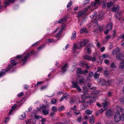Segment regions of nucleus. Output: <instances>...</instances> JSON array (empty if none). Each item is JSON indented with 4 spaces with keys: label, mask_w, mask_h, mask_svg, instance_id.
I'll return each mask as SVG.
<instances>
[{
    "label": "nucleus",
    "mask_w": 124,
    "mask_h": 124,
    "mask_svg": "<svg viewBox=\"0 0 124 124\" xmlns=\"http://www.w3.org/2000/svg\"><path fill=\"white\" fill-rule=\"evenodd\" d=\"M112 95V93L110 92H108L107 94L108 96L109 97L111 96Z\"/></svg>",
    "instance_id": "nucleus-61"
},
{
    "label": "nucleus",
    "mask_w": 124,
    "mask_h": 124,
    "mask_svg": "<svg viewBox=\"0 0 124 124\" xmlns=\"http://www.w3.org/2000/svg\"><path fill=\"white\" fill-rule=\"evenodd\" d=\"M102 57L103 58H105L108 57V55L106 54H104L102 55Z\"/></svg>",
    "instance_id": "nucleus-51"
},
{
    "label": "nucleus",
    "mask_w": 124,
    "mask_h": 124,
    "mask_svg": "<svg viewBox=\"0 0 124 124\" xmlns=\"http://www.w3.org/2000/svg\"><path fill=\"white\" fill-rule=\"evenodd\" d=\"M88 70L86 69L85 70H83L82 73H83V74H85L88 73Z\"/></svg>",
    "instance_id": "nucleus-48"
},
{
    "label": "nucleus",
    "mask_w": 124,
    "mask_h": 124,
    "mask_svg": "<svg viewBox=\"0 0 124 124\" xmlns=\"http://www.w3.org/2000/svg\"><path fill=\"white\" fill-rule=\"evenodd\" d=\"M119 68L120 69H124V60L122 61L120 63Z\"/></svg>",
    "instance_id": "nucleus-18"
},
{
    "label": "nucleus",
    "mask_w": 124,
    "mask_h": 124,
    "mask_svg": "<svg viewBox=\"0 0 124 124\" xmlns=\"http://www.w3.org/2000/svg\"><path fill=\"white\" fill-rule=\"evenodd\" d=\"M74 113L76 115H78L80 114V112L79 111H76L74 112Z\"/></svg>",
    "instance_id": "nucleus-57"
},
{
    "label": "nucleus",
    "mask_w": 124,
    "mask_h": 124,
    "mask_svg": "<svg viewBox=\"0 0 124 124\" xmlns=\"http://www.w3.org/2000/svg\"><path fill=\"white\" fill-rule=\"evenodd\" d=\"M47 87L46 85H44L41 86V90H43L46 89Z\"/></svg>",
    "instance_id": "nucleus-56"
},
{
    "label": "nucleus",
    "mask_w": 124,
    "mask_h": 124,
    "mask_svg": "<svg viewBox=\"0 0 124 124\" xmlns=\"http://www.w3.org/2000/svg\"><path fill=\"white\" fill-rule=\"evenodd\" d=\"M4 71H1L0 72V77H2L3 75L5 74V73L4 72L5 71V70H3Z\"/></svg>",
    "instance_id": "nucleus-45"
},
{
    "label": "nucleus",
    "mask_w": 124,
    "mask_h": 124,
    "mask_svg": "<svg viewBox=\"0 0 124 124\" xmlns=\"http://www.w3.org/2000/svg\"><path fill=\"white\" fill-rule=\"evenodd\" d=\"M83 88V91L84 93H86L88 91V89L86 86H85L82 87Z\"/></svg>",
    "instance_id": "nucleus-28"
},
{
    "label": "nucleus",
    "mask_w": 124,
    "mask_h": 124,
    "mask_svg": "<svg viewBox=\"0 0 124 124\" xmlns=\"http://www.w3.org/2000/svg\"><path fill=\"white\" fill-rule=\"evenodd\" d=\"M62 32V31H59L55 37L57 38H59L61 36L60 34Z\"/></svg>",
    "instance_id": "nucleus-42"
},
{
    "label": "nucleus",
    "mask_w": 124,
    "mask_h": 124,
    "mask_svg": "<svg viewBox=\"0 0 124 124\" xmlns=\"http://www.w3.org/2000/svg\"><path fill=\"white\" fill-rule=\"evenodd\" d=\"M30 56V53H28L26 55L23 57L22 60V62L23 63V65L25 64V62L27 61L28 58Z\"/></svg>",
    "instance_id": "nucleus-8"
},
{
    "label": "nucleus",
    "mask_w": 124,
    "mask_h": 124,
    "mask_svg": "<svg viewBox=\"0 0 124 124\" xmlns=\"http://www.w3.org/2000/svg\"><path fill=\"white\" fill-rule=\"evenodd\" d=\"M113 4V3L112 2H109L107 4V6L108 8H110Z\"/></svg>",
    "instance_id": "nucleus-36"
},
{
    "label": "nucleus",
    "mask_w": 124,
    "mask_h": 124,
    "mask_svg": "<svg viewBox=\"0 0 124 124\" xmlns=\"http://www.w3.org/2000/svg\"><path fill=\"white\" fill-rule=\"evenodd\" d=\"M106 81L103 79L100 78L98 81V83L99 84L101 85H106Z\"/></svg>",
    "instance_id": "nucleus-10"
},
{
    "label": "nucleus",
    "mask_w": 124,
    "mask_h": 124,
    "mask_svg": "<svg viewBox=\"0 0 124 124\" xmlns=\"http://www.w3.org/2000/svg\"><path fill=\"white\" fill-rule=\"evenodd\" d=\"M101 2L99 0H95V2H92L90 4L91 5L90 6H88V8H89L90 6H95L97 4H98V5L100 4Z\"/></svg>",
    "instance_id": "nucleus-11"
},
{
    "label": "nucleus",
    "mask_w": 124,
    "mask_h": 124,
    "mask_svg": "<svg viewBox=\"0 0 124 124\" xmlns=\"http://www.w3.org/2000/svg\"><path fill=\"white\" fill-rule=\"evenodd\" d=\"M72 4V2L71 1H70L67 4V8H69V7Z\"/></svg>",
    "instance_id": "nucleus-54"
},
{
    "label": "nucleus",
    "mask_w": 124,
    "mask_h": 124,
    "mask_svg": "<svg viewBox=\"0 0 124 124\" xmlns=\"http://www.w3.org/2000/svg\"><path fill=\"white\" fill-rule=\"evenodd\" d=\"M88 75L90 77H92L93 75V73L92 71L89 72L88 73Z\"/></svg>",
    "instance_id": "nucleus-46"
},
{
    "label": "nucleus",
    "mask_w": 124,
    "mask_h": 124,
    "mask_svg": "<svg viewBox=\"0 0 124 124\" xmlns=\"http://www.w3.org/2000/svg\"><path fill=\"white\" fill-rule=\"evenodd\" d=\"M92 112V111L90 110H88L85 111V113L87 114L90 115L91 114Z\"/></svg>",
    "instance_id": "nucleus-37"
},
{
    "label": "nucleus",
    "mask_w": 124,
    "mask_h": 124,
    "mask_svg": "<svg viewBox=\"0 0 124 124\" xmlns=\"http://www.w3.org/2000/svg\"><path fill=\"white\" fill-rule=\"evenodd\" d=\"M121 116L120 112L119 111L116 112L114 116L115 121L117 122L119 121L121 119Z\"/></svg>",
    "instance_id": "nucleus-3"
},
{
    "label": "nucleus",
    "mask_w": 124,
    "mask_h": 124,
    "mask_svg": "<svg viewBox=\"0 0 124 124\" xmlns=\"http://www.w3.org/2000/svg\"><path fill=\"white\" fill-rule=\"evenodd\" d=\"M106 0H103L102 1V3H103L102 5V8L103 9H105L106 7Z\"/></svg>",
    "instance_id": "nucleus-31"
},
{
    "label": "nucleus",
    "mask_w": 124,
    "mask_h": 124,
    "mask_svg": "<svg viewBox=\"0 0 124 124\" xmlns=\"http://www.w3.org/2000/svg\"><path fill=\"white\" fill-rule=\"evenodd\" d=\"M94 117L93 116H92L90 119L89 120L90 122L92 124L94 123Z\"/></svg>",
    "instance_id": "nucleus-34"
},
{
    "label": "nucleus",
    "mask_w": 124,
    "mask_h": 124,
    "mask_svg": "<svg viewBox=\"0 0 124 124\" xmlns=\"http://www.w3.org/2000/svg\"><path fill=\"white\" fill-rule=\"evenodd\" d=\"M116 58L118 60L123 61L124 60V55L122 54L120 51L118 54L116 55Z\"/></svg>",
    "instance_id": "nucleus-4"
},
{
    "label": "nucleus",
    "mask_w": 124,
    "mask_h": 124,
    "mask_svg": "<svg viewBox=\"0 0 124 124\" xmlns=\"http://www.w3.org/2000/svg\"><path fill=\"white\" fill-rule=\"evenodd\" d=\"M49 110L47 109L46 110H45L44 109L43 110V111H42V112L43 113V114L44 115L46 116L47 115H48L49 114V112H48Z\"/></svg>",
    "instance_id": "nucleus-29"
},
{
    "label": "nucleus",
    "mask_w": 124,
    "mask_h": 124,
    "mask_svg": "<svg viewBox=\"0 0 124 124\" xmlns=\"http://www.w3.org/2000/svg\"><path fill=\"white\" fill-rule=\"evenodd\" d=\"M85 11H81L78 12L77 17L78 18H80L83 16L85 14Z\"/></svg>",
    "instance_id": "nucleus-12"
},
{
    "label": "nucleus",
    "mask_w": 124,
    "mask_h": 124,
    "mask_svg": "<svg viewBox=\"0 0 124 124\" xmlns=\"http://www.w3.org/2000/svg\"><path fill=\"white\" fill-rule=\"evenodd\" d=\"M98 72L96 71L94 75V78H99V76L100 75V73H98Z\"/></svg>",
    "instance_id": "nucleus-24"
},
{
    "label": "nucleus",
    "mask_w": 124,
    "mask_h": 124,
    "mask_svg": "<svg viewBox=\"0 0 124 124\" xmlns=\"http://www.w3.org/2000/svg\"><path fill=\"white\" fill-rule=\"evenodd\" d=\"M83 57L84 59L89 61H96V58L94 56H93V58L92 57L87 55L84 56Z\"/></svg>",
    "instance_id": "nucleus-6"
},
{
    "label": "nucleus",
    "mask_w": 124,
    "mask_h": 124,
    "mask_svg": "<svg viewBox=\"0 0 124 124\" xmlns=\"http://www.w3.org/2000/svg\"><path fill=\"white\" fill-rule=\"evenodd\" d=\"M103 26H102L99 25V30L100 31H102L104 30L103 29Z\"/></svg>",
    "instance_id": "nucleus-43"
},
{
    "label": "nucleus",
    "mask_w": 124,
    "mask_h": 124,
    "mask_svg": "<svg viewBox=\"0 0 124 124\" xmlns=\"http://www.w3.org/2000/svg\"><path fill=\"white\" fill-rule=\"evenodd\" d=\"M83 46L82 44V42L81 41H79L78 42L77 44L76 45L75 43L74 44V46L73 47V51L75 52H76V49H80Z\"/></svg>",
    "instance_id": "nucleus-1"
},
{
    "label": "nucleus",
    "mask_w": 124,
    "mask_h": 124,
    "mask_svg": "<svg viewBox=\"0 0 124 124\" xmlns=\"http://www.w3.org/2000/svg\"><path fill=\"white\" fill-rule=\"evenodd\" d=\"M68 65L67 63H66L63 66L62 68V69L63 71V73H64L65 72L67 69V67Z\"/></svg>",
    "instance_id": "nucleus-16"
},
{
    "label": "nucleus",
    "mask_w": 124,
    "mask_h": 124,
    "mask_svg": "<svg viewBox=\"0 0 124 124\" xmlns=\"http://www.w3.org/2000/svg\"><path fill=\"white\" fill-rule=\"evenodd\" d=\"M10 63H11L8 65V67L6 70V71H8L10 69L12 66L15 65L18 63L16 61L15 59L11 60Z\"/></svg>",
    "instance_id": "nucleus-2"
},
{
    "label": "nucleus",
    "mask_w": 124,
    "mask_h": 124,
    "mask_svg": "<svg viewBox=\"0 0 124 124\" xmlns=\"http://www.w3.org/2000/svg\"><path fill=\"white\" fill-rule=\"evenodd\" d=\"M119 101L121 102L124 103V98L120 99Z\"/></svg>",
    "instance_id": "nucleus-60"
},
{
    "label": "nucleus",
    "mask_w": 124,
    "mask_h": 124,
    "mask_svg": "<svg viewBox=\"0 0 124 124\" xmlns=\"http://www.w3.org/2000/svg\"><path fill=\"white\" fill-rule=\"evenodd\" d=\"M111 81L110 79H108V80L107 82L106 81V86H109L111 84Z\"/></svg>",
    "instance_id": "nucleus-33"
},
{
    "label": "nucleus",
    "mask_w": 124,
    "mask_h": 124,
    "mask_svg": "<svg viewBox=\"0 0 124 124\" xmlns=\"http://www.w3.org/2000/svg\"><path fill=\"white\" fill-rule=\"evenodd\" d=\"M77 73H78L82 75L83 74L82 71V69L80 68H77L76 70Z\"/></svg>",
    "instance_id": "nucleus-23"
},
{
    "label": "nucleus",
    "mask_w": 124,
    "mask_h": 124,
    "mask_svg": "<svg viewBox=\"0 0 124 124\" xmlns=\"http://www.w3.org/2000/svg\"><path fill=\"white\" fill-rule=\"evenodd\" d=\"M120 110L123 116L124 117V109L122 108H120Z\"/></svg>",
    "instance_id": "nucleus-50"
},
{
    "label": "nucleus",
    "mask_w": 124,
    "mask_h": 124,
    "mask_svg": "<svg viewBox=\"0 0 124 124\" xmlns=\"http://www.w3.org/2000/svg\"><path fill=\"white\" fill-rule=\"evenodd\" d=\"M30 123L35 124L36 122V121L35 119L31 118L30 120Z\"/></svg>",
    "instance_id": "nucleus-35"
},
{
    "label": "nucleus",
    "mask_w": 124,
    "mask_h": 124,
    "mask_svg": "<svg viewBox=\"0 0 124 124\" xmlns=\"http://www.w3.org/2000/svg\"><path fill=\"white\" fill-rule=\"evenodd\" d=\"M34 117L35 119H39V118L41 117L37 116V115H35L34 116Z\"/></svg>",
    "instance_id": "nucleus-55"
},
{
    "label": "nucleus",
    "mask_w": 124,
    "mask_h": 124,
    "mask_svg": "<svg viewBox=\"0 0 124 124\" xmlns=\"http://www.w3.org/2000/svg\"><path fill=\"white\" fill-rule=\"evenodd\" d=\"M104 62L106 64H108L109 63V61L107 59L105 60L104 61Z\"/></svg>",
    "instance_id": "nucleus-62"
},
{
    "label": "nucleus",
    "mask_w": 124,
    "mask_h": 124,
    "mask_svg": "<svg viewBox=\"0 0 124 124\" xmlns=\"http://www.w3.org/2000/svg\"><path fill=\"white\" fill-rule=\"evenodd\" d=\"M93 102V100L89 99L88 101H87V102L85 103V105H83V106L85 107H87L89 103L90 105H91L92 103Z\"/></svg>",
    "instance_id": "nucleus-15"
},
{
    "label": "nucleus",
    "mask_w": 124,
    "mask_h": 124,
    "mask_svg": "<svg viewBox=\"0 0 124 124\" xmlns=\"http://www.w3.org/2000/svg\"><path fill=\"white\" fill-rule=\"evenodd\" d=\"M79 65L82 67H84L85 66H86L88 65V64L87 63H85L84 62H80V63H79Z\"/></svg>",
    "instance_id": "nucleus-30"
},
{
    "label": "nucleus",
    "mask_w": 124,
    "mask_h": 124,
    "mask_svg": "<svg viewBox=\"0 0 124 124\" xmlns=\"http://www.w3.org/2000/svg\"><path fill=\"white\" fill-rule=\"evenodd\" d=\"M72 83L73 85L71 86V87L73 88H76L80 92L81 91V89L80 88V87L78 85V83L77 82H75L72 81Z\"/></svg>",
    "instance_id": "nucleus-5"
},
{
    "label": "nucleus",
    "mask_w": 124,
    "mask_h": 124,
    "mask_svg": "<svg viewBox=\"0 0 124 124\" xmlns=\"http://www.w3.org/2000/svg\"><path fill=\"white\" fill-rule=\"evenodd\" d=\"M95 13L94 14V15H92L90 16V17L91 18H93V17L95 16L96 17V18L98 19H100L101 20L103 19V15L102 14H99L97 16L96 13L95 12Z\"/></svg>",
    "instance_id": "nucleus-7"
},
{
    "label": "nucleus",
    "mask_w": 124,
    "mask_h": 124,
    "mask_svg": "<svg viewBox=\"0 0 124 124\" xmlns=\"http://www.w3.org/2000/svg\"><path fill=\"white\" fill-rule=\"evenodd\" d=\"M120 7L117 4H116L114 6L112 9V11L113 12H118L119 10Z\"/></svg>",
    "instance_id": "nucleus-9"
},
{
    "label": "nucleus",
    "mask_w": 124,
    "mask_h": 124,
    "mask_svg": "<svg viewBox=\"0 0 124 124\" xmlns=\"http://www.w3.org/2000/svg\"><path fill=\"white\" fill-rule=\"evenodd\" d=\"M76 37V32L75 31H73L72 34V35L71 37V39L72 40L74 39Z\"/></svg>",
    "instance_id": "nucleus-19"
},
{
    "label": "nucleus",
    "mask_w": 124,
    "mask_h": 124,
    "mask_svg": "<svg viewBox=\"0 0 124 124\" xmlns=\"http://www.w3.org/2000/svg\"><path fill=\"white\" fill-rule=\"evenodd\" d=\"M110 67L114 69H115V68L116 69V67L115 66L114 62L112 63Z\"/></svg>",
    "instance_id": "nucleus-40"
},
{
    "label": "nucleus",
    "mask_w": 124,
    "mask_h": 124,
    "mask_svg": "<svg viewBox=\"0 0 124 124\" xmlns=\"http://www.w3.org/2000/svg\"><path fill=\"white\" fill-rule=\"evenodd\" d=\"M121 14V13H117L115 14V18L116 19H118L119 20H120L121 18L120 17V15Z\"/></svg>",
    "instance_id": "nucleus-22"
},
{
    "label": "nucleus",
    "mask_w": 124,
    "mask_h": 124,
    "mask_svg": "<svg viewBox=\"0 0 124 124\" xmlns=\"http://www.w3.org/2000/svg\"><path fill=\"white\" fill-rule=\"evenodd\" d=\"M70 102L71 103H74L75 102V98L71 97L70 98Z\"/></svg>",
    "instance_id": "nucleus-32"
},
{
    "label": "nucleus",
    "mask_w": 124,
    "mask_h": 124,
    "mask_svg": "<svg viewBox=\"0 0 124 124\" xmlns=\"http://www.w3.org/2000/svg\"><path fill=\"white\" fill-rule=\"evenodd\" d=\"M62 97V98H63L64 99H67L69 97V96L66 94H64Z\"/></svg>",
    "instance_id": "nucleus-44"
},
{
    "label": "nucleus",
    "mask_w": 124,
    "mask_h": 124,
    "mask_svg": "<svg viewBox=\"0 0 124 124\" xmlns=\"http://www.w3.org/2000/svg\"><path fill=\"white\" fill-rule=\"evenodd\" d=\"M52 109L53 112H56L57 111V108L55 106H53L52 108Z\"/></svg>",
    "instance_id": "nucleus-38"
},
{
    "label": "nucleus",
    "mask_w": 124,
    "mask_h": 124,
    "mask_svg": "<svg viewBox=\"0 0 124 124\" xmlns=\"http://www.w3.org/2000/svg\"><path fill=\"white\" fill-rule=\"evenodd\" d=\"M67 116L68 117H70L71 116V115L70 114V112H69L67 113Z\"/></svg>",
    "instance_id": "nucleus-64"
},
{
    "label": "nucleus",
    "mask_w": 124,
    "mask_h": 124,
    "mask_svg": "<svg viewBox=\"0 0 124 124\" xmlns=\"http://www.w3.org/2000/svg\"><path fill=\"white\" fill-rule=\"evenodd\" d=\"M64 109V107L63 106H62L58 109V110L59 111H61L63 110Z\"/></svg>",
    "instance_id": "nucleus-47"
},
{
    "label": "nucleus",
    "mask_w": 124,
    "mask_h": 124,
    "mask_svg": "<svg viewBox=\"0 0 124 124\" xmlns=\"http://www.w3.org/2000/svg\"><path fill=\"white\" fill-rule=\"evenodd\" d=\"M86 28L85 27L82 28L80 30V32L81 33H83L84 32H85L86 33H88V32L86 31Z\"/></svg>",
    "instance_id": "nucleus-25"
},
{
    "label": "nucleus",
    "mask_w": 124,
    "mask_h": 124,
    "mask_svg": "<svg viewBox=\"0 0 124 124\" xmlns=\"http://www.w3.org/2000/svg\"><path fill=\"white\" fill-rule=\"evenodd\" d=\"M78 82L80 84H83L85 83V79L83 77H80L79 78Z\"/></svg>",
    "instance_id": "nucleus-13"
},
{
    "label": "nucleus",
    "mask_w": 124,
    "mask_h": 124,
    "mask_svg": "<svg viewBox=\"0 0 124 124\" xmlns=\"http://www.w3.org/2000/svg\"><path fill=\"white\" fill-rule=\"evenodd\" d=\"M112 114V112L111 110H108L106 112L105 115L107 116H111Z\"/></svg>",
    "instance_id": "nucleus-14"
},
{
    "label": "nucleus",
    "mask_w": 124,
    "mask_h": 124,
    "mask_svg": "<svg viewBox=\"0 0 124 124\" xmlns=\"http://www.w3.org/2000/svg\"><path fill=\"white\" fill-rule=\"evenodd\" d=\"M109 32V29H107L106 30H105L104 31V34H107Z\"/></svg>",
    "instance_id": "nucleus-63"
},
{
    "label": "nucleus",
    "mask_w": 124,
    "mask_h": 124,
    "mask_svg": "<svg viewBox=\"0 0 124 124\" xmlns=\"http://www.w3.org/2000/svg\"><path fill=\"white\" fill-rule=\"evenodd\" d=\"M85 102V101L84 99H82L81 101H79V103H84Z\"/></svg>",
    "instance_id": "nucleus-58"
},
{
    "label": "nucleus",
    "mask_w": 124,
    "mask_h": 124,
    "mask_svg": "<svg viewBox=\"0 0 124 124\" xmlns=\"http://www.w3.org/2000/svg\"><path fill=\"white\" fill-rule=\"evenodd\" d=\"M112 24L111 23H108L107 25V28L110 30L112 29Z\"/></svg>",
    "instance_id": "nucleus-26"
},
{
    "label": "nucleus",
    "mask_w": 124,
    "mask_h": 124,
    "mask_svg": "<svg viewBox=\"0 0 124 124\" xmlns=\"http://www.w3.org/2000/svg\"><path fill=\"white\" fill-rule=\"evenodd\" d=\"M56 100L54 98H53L51 101V103L54 104H55L56 103Z\"/></svg>",
    "instance_id": "nucleus-41"
},
{
    "label": "nucleus",
    "mask_w": 124,
    "mask_h": 124,
    "mask_svg": "<svg viewBox=\"0 0 124 124\" xmlns=\"http://www.w3.org/2000/svg\"><path fill=\"white\" fill-rule=\"evenodd\" d=\"M54 41L53 39H48L46 40V42L47 43L52 42Z\"/></svg>",
    "instance_id": "nucleus-49"
},
{
    "label": "nucleus",
    "mask_w": 124,
    "mask_h": 124,
    "mask_svg": "<svg viewBox=\"0 0 124 124\" xmlns=\"http://www.w3.org/2000/svg\"><path fill=\"white\" fill-rule=\"evenodd\" d=\"M85 3L83 4V5H85L86 4L89 3L90 2V1L89 0H85Z\"/></svg>",
    "instance_id": "nucleus-53"
},
{
    "label": "nucleus",
    "mask_w": 124,
    "mask_h": 124,
    "mask_svg": "<svg viewBox=\"0 0 124 124\" xmlns=\"http://www.w3.org/2000/svg\"><path fill=\"white\" fill-rule=\"evenodd\" d=\"M16 106L17 105L16 104H14L11 107V108L13 110H14L16 108Z\"/></svg>",
    "instance_id": "nucleus-59"
},
{
    "label": "nucleus",
    "mask_w": 124,
    "mask_h": 124,
    "mask_svg": "<svg viewBox=\"0 0 124 124\" xmlns=\"http://www.w3.org/2000/svg\"><path fill=\"white\" fill-rule=\"evenodd\" d=\"M26 115L25 113H24L23 114L21 115L20 117V119L21 120H23L25 118Z\"/></svg>",
    "instance_id": "nucleus-27"
},
{
    "label": "nucleus",
    "mask_w": 124,
    "mask_h": 124,
    "mask_svg": "<svg viewBox=\"0 0 124 124\" xmlns=\"http://www.w3.org/2000/svg\"><path fill=\"white\" fill-rule=\"evenodd\" d=\"M102 70V68L101 67H100L98 68V70L96 71L98 72H101Z\"/></svg>",
    "instance_id": "nucleus-52"
},
{
    "label": "nucleus",
    "mask_w": 124,
    "mask_h": 124,
    "mask_svg": "<svg viewBox=\"0 0 124 124\" xmlns=\"http://www.w3.org/2000/svg\"><path fill=\"white\" fill-rule=\"evenodd\" d=\"M82 42V44L83 46H85L88 43V40L87 39L83 40V41Z\"/></svg>",
    "instance_id": "nucleus-21"
},
{
    "label": "nucleus",
    "mask_w": 124,
    "mask_h": 124,
    "mask_svg": "<svg viewBox=\"0 0 124 124\" xmlns=\"http://www.w3.org/2000/svg\"><path fill=\"white\" fill-rule=\"evenodd\" d=\"M90 46V45L89 44H88L86 46V48H85V50H86V52L88 54H90L91 53L89 47Z\"/></svg>",
    "instance_id": "nucleus-17"
},
{
    "label": "nucleus",
    "mask_w": 124,
    "mask_h": 124,
    "mask_svg": "<svg viewBox=\"0 0 124 124\" xmlns=\"http://www.w3.org/2000/svg\"><path fill=\"white\" fill-rule=\"evenodd\" d=\"M108 103V102L107 101H105L103 103V106L104 108V109H106L108 108L107 105Z\"/></svg>",
    "instance_id": "nucleus-20"
},
{
    "label": "nucleus",
    "mask_w": 124,
    "mask_h": 124,
    "mask_svg": "<svg viewBox=\"0 0 124 124\" xmlns=\"http://www.w3.org/2000/svg\"><path fill=\"white\" fill-rule=\"evenodd\" d=\"M120 51V50L118 51H116V50H113L112 51V54H116V55H117V54H118Z\"/></svg>",
    "instance_id": "nucleus-39"
}]
</instances>
